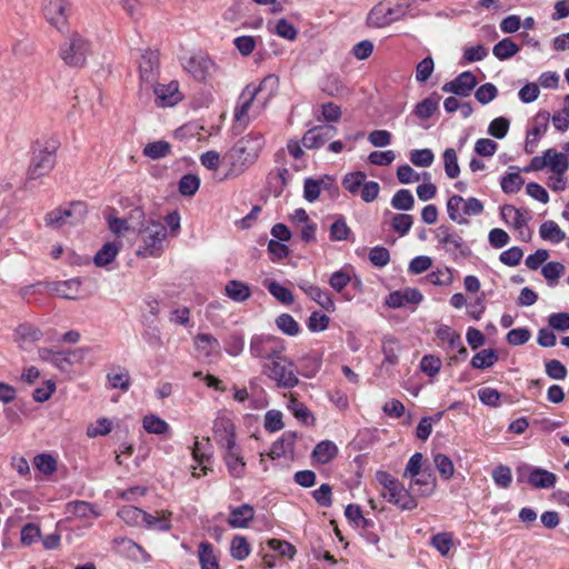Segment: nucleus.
<instances>
[{"mask_svg":"<svg viewBox=\"0 0 569 569\" xmlns=\"http://www.w3.org/2000/svg\"><path fill=\"white\" fill-rule=\"evenodd\" d=\"M264 146V138L259 132H250L236 142L224 154L230 166L228 174L238 176L252 166Z\"/></svg>","mask_w":569,"mask_h":569,"instance_id":"obj_1","label":"nucleus"},{"mask_svg":"<svg viewBox=\"0 0 569 569\" xmlns=\"http://www.w3.org/2000/svg\"><path fill=\"white\" fill-rule=\"evenodd\" d=\"M59 142L56 139L38 140L32 149L30 164L27 170V182L37 180L51 172L56 166V152Z\"/></svg>","mask_w":569,"mask_h":569,"instance_id":"obj_2","label":"nucleus"},{"mask_svg":"<svg viewBox=\"0 0 569 569\" xmlns=\"http://www.w3.org/2000/svg\"><path fill=\"white\" fill-rule=\"evenodd\" d=\"M416 0H385L375 6L368 17L371 26L382 28L402 19Z\"/></svg>","mask_w":569,"mask_h":569,"instance_id":"obj_3","label":"nucleus"},{"mask_svg":"<svg viewBox=\"0 0 569 569\" xmlns=\"http://www.w3.org/2000/svg\"><path fill=\"white\" fill-rule=\"evenodd\" d=\"M262 373L276 381L279 388L291 389L299 383L295 362L287 358L284 353L264 362Z\"/></svg>","mask_w":569,"mask_h":569,"instance_id":"obj_4","label":"nucleus"},{"mask_svg":"<svg viewBox=\"0 0 569 569\" xmlns=\"http://www.w3.org/2000/svg\"><path fill=\"white\" fill-rule=\"evenodd\" d=\"M90 52V42L78 32H72L59 48L60 59L70 68H82Z\"/></svg>","mask_w":569,"mask_h":569,"instance_id":"obj_5","label":"nucleus"},{"mask_svg":"<svg viewBox=\"0 0 569 569\" xmlns=\"http://www.w3.org/2000/svg\"><path fill=\"white\" fill-rule=\"evenodd\" d=\"M142 246L138 250V256L157 257L162 251V242L167 238V227L159 221H150L146 227L139 229Z\"/></svg>","mask_w":569,"mask_h":569,"instance_id":"obj_6","label":"nucleus"},{"mask_svg":"<svg viewBox=\"0 0 569 569\" xmlns=\"http://www.w3.org/2000/svg\"><path fill=\"white\" fill-rule=\"evenodd\" d=\"M286 352L283 339L272 335H256L250 340V353L252 357L270 361Z\"/></svg>","mask_w":569,"mask_h":569,"instance_id":"obj_7","label":"nucleus"},{"mask_svg":"<svg viewBox=\"0 0 569 569\" xmlns=\"http://www.w3.org/2000/svg\"><path fill=\"white\" fill-rule=\"evenodd\" d=\"M87 209L83 202H72L67 207L57 208L44 217L46 224L52 228H61L66 224H78L86 216Z\"/></svg>","mask_w":569,"mask_h":569,"instance_id":"obj_8","label":"nucleus"},{"mask_svg":"<svg viewBox=\"0 0 569 569\" xmlns=\"http://www.w3.org/2000/svg\"><path fill=\"white\" fill-rule=\"evenodd\" d=\"M436 239L455 258H458V256L468 257L471 253L462 237L449 226H439L436 231Z\"/></svg>","mask_w":569,"mask_h":569,"instance_id":"obj_9","label":"nucleus"},{"mask_svg":"<svg viewBox=\"0 0 569 569\" xmlns=\"http://www.w3.org/2000/svg\"><path fill=\"white\" fill-rule=\"evenodd\" d=\"M86 350L78 348L68 352L57 351L50 348L39 349V357L42 361L49 362L61 371H68L73 361H79L83 358Z\"/></svg>","mask_w":569,"mask_h":569,"instance_id":"obj_10","label":"nucleus"},{"mask_svg":"<svg viewBox=\"0 0 569 569\" xmlns=\"http://www.w3.org/2000/svg\"><path fill=\"white\" fill-rule=\"evenodd\" d=\"M68 0H43L42 12L46 20L57 30L63 31L68 26Z\"/></svg>","mask_w":569,"mask_h":569,"instance_id":"obj_11","label":"nucleus"},{"mask_svg":"<svg viewBox=\"0 0 569 569\" xmlns=\"http://www.w3.org/2000/svg\"><path fill=\"white\" fill-rule=\"evenodd\" d=\"M138 64L140 81L153 86L160 71L159 52L150 49L144 50L141 53Z\"/></svg>","mask_w":569,"mask_h":569,"instance_id":"obj_12","label":"nucleus"},{"mask_svg":"<svg viewBox=\"0 0 569 569\" xmlns=\"http://www.w3.org/2000/svg\"><path fill=\"white\" fill-rule=\"evenodd\" d=\"M213 439L223 449H232L236 443L234 425L232 420L226 416H219L213 421Z\"/></svg>","mask_w":569,"mask_h":569,"instance_id":"obj_13","label":"nucleus"},{"mask_svg":"<svg viewBox=\"0 0 569 569\" xmlns=\"http://www.w3.org/2000/svg\"><path fill=\"white\" fill-rule=\"evenodd\" d=\"M337 132V128L331 124L316 126L309 129L302 137V144L307 149H319L328 142Z\"/></svg>","mask_w":569,"mask_h":569,"instance_id":"obj_14","label":"nucleus"},{"mask_svg":"<svg viewBox=\"0 0 569 569\" xmlns=\"http://www.w3.org/2000/svg\"><path fill=\"white\" fill-rule=\"evenodd\" d=\"M476 86L477 79L473 73L465 71L453 80L446 82L441 89L443 92L453 93L459 97H469Z\"/></svg>","mask_w":569,"mask_h":569,"instance_id":"obj_15","label":"nucleus"},{"mask_svg":"<svg viewBox=\"0 0 569 569\" xmlns=\"http://www.w3.org/2000/svg\"><path fill=\"white\" fill-rule=\"evenodd\" d=\"M113 546L120 555L134 561L148 562L151 559L150 555L140 545L129 538L118 537L113 539Z\"/></svg>","mask_w":569,"mask_h":569,"instance_id":"obj_16","label":"nucleus"},{"mask_svg":"<svg viewBox=\"0 0 569 569\" xmlns=\"http://www.w3.org/2000/svg\"><path fill=\"white\" fill-rule=\"evenodd\" d=\"M153 92L157 98L159 107H173L182 100V94L179 91L178 81H170L168 84H156Z\"/></svg>","mask_w":569,"mask_h":569,"instance_id":"obj_17","label":"nucleus"},{"mask_svg":"<svg viewBox=\"0 0 569 569\" xmlns=\"http://www.w3.org/2000/svg\"><path fill=\"white\" fill-rule=\"evenodd\" d=\"M381 496L401 510H412L418 506L416 498L410 493V488L406 489L401 483L389 492H381Z\"/></svg>","mask_w":569,"mask_h":569,"instance_id":"obj_18","label":"nucleus"},{"mask_svg":"<svg viewBox=\"0 0 569 569\" xmlns=\"http://www.w3.org/2000/svg\"><path fill=\"white\" fill-rule=\"evenodd\" d=\"M183 67L196 80L204 81L213 68V62L204 56H192L184 62Z\"/></svg>","mask_w":569,"mask_h":569,"instance_id":"obj_19","label":"nucleus"},{"mask_svg":"<svg viewBox=\"0 0 569 569\" xmlns=\"http://www.w3.org/2000/svg\"><path fill=\"white\" fill-rule=\"evenodd\" d=\"M256 97L257 90H251V84H248L240 94V102L234 109V121L238 126L246 127L248 124V112Z\"/></svg>","mask_w":569,"mask_h":569,"instance_id":"obj_20","label":"nucleus"},{"mask_svg":"<svg viewBox=\"0 0 569 569\" xmlns=\"http://www.w3.org/2000/svg\"><path fill=\"white\" fill-rule=\"evenodd\" d=\"M422 300V293L415 288H408L403 291L391 292L386 300L390 308H400L407 303L418 305Z\"/></svg>","mask_w":569,"mask_h":569,"instance_id":"obj_21","label":"nucleus"},{"mask_svg":"<svg viewBox=\"0 0 569 569\" xmlns=\"http://www.w3.org/2000/svg\"><path fill=\"white\" fill-rule=\"evenodd\" d=\"M500 213L505 222L512 224L515 229H521L528 224V211L525 209H518L511 204H505L500 208Z\"/></svg>","mask_w":569,"mask_h":569,"instance_id":"obj_22","label":"nucleus"},{"mask_svg":"<svg viewBox=\"0 0 569 569\" xmlns=\"http://www.w3.org/2000/svg\"><path fill=\"white\" fill-rule=\"evenodd\" d=\"M254 517V509L249 503L232 508L228 517V523L232 528H244Z\"/></svg>","mask_w":569,"mask_h":569,"instance_id":"obj_23","label":"nucleus"},{"mask_svg":"<svg viewBox=\"0 0 569 569\" xmlns=\"http://www.w3.org/2000/svg\"><path fill=\"white\" fill-rule=\"evenodd\" d=\"M224 450V460L229 473L234 478H242L244 476L246 462L241 457L240 448L238 446H234L232 449Z\"/></svg>","mask_w":569,"mask_h":569,"instance_id":"obj_24","label":"nucleus"},{"mask_svg":"<svg viewBox=\"0 0 569 569\" xmlns=\"http://www.w3.org/2000/svg\"><path fill=\"white\" fill-rule=\"evenodd\" d=\"M197 351L204 358L217 356L220 350L219 341L210 333H198L194 337Z\"/></svg>","mask_w":569,"mask_h":569,"instance_id":"obj_25","label":"nucleus"},{"mask_svg":"<svg viewBox=\"0 0 569 569\" xmlns=\"http://www.w3.org/2000/svg\"><path fill=\"white\" fill-rule=\"evenodd\" d=\"M296 439V432L286 431L279 440L272 443L269 451V457L274 460L282 456H286L288 452H292Z\"/></svg>","mask_w":569,"mask_h":569,"instance_id":"obj_26","label":"nucleus"},{"mask_svg":"<svg viewBox=\"0 0 569 569\" xmlns=\"http://www.w3.org/2000/svg\"><path fill=\"white\" fill-rule=\"evenodd\" d=\"M547 167L555 174H565L569 168V159L565 152H558L555 149L545 151Z\"/></svg>","mask_w":569,"mask_h":569,"instance_id":"obj_27","label":"nucleus"},{"mask_svg":"<svg viewBox=\"0 0 569 569\" xmlns=\"http://www.w3.org/2000/svg\"><path fill=\"white\" fill-rule=\"evenodd\" d=\"M171 512L169 511H156L154 515L146 512L142 526L147 529L168 531L171 528L170 521Z\"/></svg>","mask_w":569,"mask_h":569,"instance_id":"obj_28","label":"nucleus"},{"mask_svg":"<svg viewBox=\"0 0 569 569\" xmlns=\"http://www.w3.org/2000/svg\"><path fill=\"white\" fill-rule=\"evenodd\" d=\"M527 480L533 488L548 489L555 486L557 477L546 469L533 468Z\"/></svg>","mask_w":569,"mask_h":569,"instance_id":"obj_29","label":"nucleus"},{"mask_svg":"<svg viewBox=\"0 0 569 569\" xmlns=\"http://www.w3.org/2000/svg\"><path fill=\"white\" fill-rule=\"evenodd\" d=\"M321 90L330 97H342L349 93L348 87L339 74H328L321 82Z\"/></svg>","mask_w":569,"mask_h":569,"instance_id":"obj_30","label":"nucleus"},{"mask_svg":"<svg viewBox=\"0 0 569 569\" xmlns=\"http://www.w3.org/2000/svg\"><path fill=\"white\" fill-rule=\"evenodd\" d=\"M226 296L234 302H243L251 296L250 287L239 280H230L224 287Z\"/></svg>","mask_w":569,"mask_h":569,"instance_id":"obj_31","label":"nucleus"},{"mask_svg":"<svg viewBox=\"0 0 569 569\" xmlns=\"http://www.w3.org/2000/svg\"><path fill=\"white\" fill-rule=\"evenodd\" d=\"M338 453L337 446L329 440L320 441L312 451V458L320 465L330 462Z\"/></svg>","mask_w":569,"mask_h":569,"instance_id":"obj_32","label":"nucleus"},{"mask_svg":"<svg viewBox=\"0 0 569 569\" xmlns=\"http://www.w3.org/2000/svg\"><path fill=\"white\" fill-rule=\"evenodd\" d=\"M107 380L112 389L127 391L130 387V373L123 367H114L107 373Z\"/></svg>","mask_w":569,"mask_h":569,"instance_id":"obj_33","label":"nucleus"},{"mask_svg":"<svg viewBox=\"0 0 569 569\" xmlns=\"http://www.w3.org/2000/svg\"><path fill=\"white\" fill-rule=\"evenodd\" d=\"M441 96L437 92L431 93L429 97L425 98L422 101L417 103L415 108V113L420 119L430 118L438 109Z\"/></svg>","mask_w":569,"mask_h":569,"instance_id":"obj_34","label":"nucleus"},{"mask_svg":"<svg viewBox=\"0 0 569 569\" xmlns=\"http://www.w3.org/2000/svg\"><path fill=\"white\" fill-rule=\"evenodd\" d=\"M435 488V478L431 473L421 471L410 483V490L420 496H429Z\"/></svg>","mask_w":569,"mask_h":569,"instance_id":"obj_35","label":"nucleus"},{"mask_svg":"<svg viewBox=\"0 0 569 569\" xmlns=\"http://www.w3.org/2000/svg\"><path fill=\"white\" fill-rule=\"evenodd\" d=\"M80 284L81 282L79 279H69L66 281L56 282L52 290L58 297L73 300L78 297Z\"/></svg>","mask_w":569,"mask_h":569,"instance_id":"obj_36","label":"nucleus"},{"mask_svg":"<svg viewBox=\"0 0 569 569\" xmlns=\"http://www.w3.org/2000/svg\"><path fill=\"white\" fill-rule=\"evenodd\" d=\"M198 557L201 569H219V563L213 552V547L210 542H200L198 549Z\"/></svg>","mask_w":569,"mask_h":569,"instance_id":"obj_37","label":"nucleus"},{"mask_svg":"<svg viewBox=\"0 0 569 569\" xmlns=\"http://www.w3.org/2000/svg\"><path fill=\"white\" fill-rule=\"evenodd\" d=\"M519 50L520 47L511 38H503L493 46L492 53L499 60H507L517 54Z\"/></svg>","mask_w":569,"mask_h":569,"instance_id":"obj_38","label":"nucleus"},{"mask_svg":"<svg viewBox=\"0 0 569 569\" xmlns=\"http://www.w3.org/2000/svg\"><path fill=\"white\" fill-rule=\"evenodd\" d=\"M540 237L543 240L552 243H559L566 239V233L561 228L552 220L545 221L539 228Z\"/></svg>","mask_w":569,"mask_h":569,"instance_id":"obj_39","label":"nucleus"},{"mask_svg":"<svg viewBox=\"0 0 569 569\" xmlns=\"http://www.w3.org/2000/svg\"><path fill=\"white\" fill-rule=\"evenodd\" d=\"M170 152L171 146L166 140H158L154 142L147 143L142 151L144 157L152 160L166 158L167 156L170 154Z\"/></svg>","mask_w":569,"mask_h":569,"instance_id":"obj_40","label":"nucleus"},{"mask_svg":"<svg viewBox=\"0 0 569 569\" xmlns=\"http://www.w3.org/2000/svg\"><path fill=\"white\" fill-rule=\"evenodd\" d=\"M287 407L291 413L302 423L312 425L315 422V417L312 416L311 411L307 408L306 405L298 401L293 395H290Z\"/></svg>","mask_w":569,"mask_h":569,"instance_id":"obj_41","label":"nucleus"},{"mask_svg":"<svg viewBox=\"0 0 569 569\" xmlns=\"http://www.w3.org/2000/svg\"><path fill=\"white\" fill-rule=\"evenodd\" d=\"M436 336L440 341L448 345L447 352L455 351L456 347H459V342L462 340L461 336L447 325L439 326L436 330Z\"/></svg>","mask_w":569,"mask_h":569,"instance_id":"obj_42","label":"nucleus"},{"mask_svg":"<svg viewBox=\"0 0 569 569\" xmlns=\"http://www.w3.org/2000/svg\"><path fill=\"white\" fill-rule=\"evenodd\" d=\"M465 199L461 196L453 194L447 201V212L450 220L459 223L467 224L469 221L462 216V203Z\"/></svg>","mask_w":569,"mask_h":569,"instance_id":"obj_43","label":"nucleus"},{"mask_svg":"<svg viewBox=\"0 0 569 569\" xmlns=\"http://www.w3.org/2000/svg\"><path fill=\"white\" fill-rule=\"evenodd\" d=\"M264 287L278 301L283 305H291L295 300L292 292L274 280H264Z\"/></svg>","mask_w":569,"mask_h":569,"instance_id":"obj_44","label":"nucleus"},{"mask_svg":"<svg viewBox=\"0 0 569 569\" xmlns=\"http://www.w3.org/2000/svg\"><path fill=\"white\" fill-rule=\"evenodd\" d=\"M118 516L130 526H142L146 511L134 506H124L118 511Z\"/></svg>","mask_w":569,"mask_h":569,"instance_id":"obj_45","label":"nucleus"},{"mask_svg":"<svg viewBox=\"0 0 569 569\" xmlns=\"http://www.w3.org/2000/svg\"><path fill=\"white\" fill-rule=\"evenodd\" d=\"M498 361V355L495 349H483L477 352L471 359V366L476 369H487Z\"/></svg>","mask_w":569,"mask_h":569,"instance_id":"obj_46","label":"nucleus"},{"mask_svg":"<svg viewBox=\"0 0 569 569\" xmlns=\"http://www.w3.org/2000/svg\"><path fill=\"white\" fill-rule=\"evenodd\" d=\"M550 113L548 111H539L532 120V128L528 131V138L533 137L538 140L543 136L549 127Z\"/></svg>","mask_w":569,"mask_h":569,"instance_id":"obj_47","label":"nucleus"},{"mask_svg":"<svg viewBox=\"0 0 569 569\" xmlns=\"http://www.w3.org/2000/svg\"><path fill=\"white\" fill-rule=\"evenodd\" d=\"M119 252V247L114 242H107L94 256V263L98 267H106L114 260Z\"/></svg>","mask_w":569,"mask_h":569,"instance_id":"obj_48","label":"nucleus"},{"mask_svg":"<svg viewBox=\"0 0 569 569\" xmlns=\"http://www.w3.org/2000/svg\"><path fill=\"white\" fill-rule=\"evenodd\" d=\"M391 206L396 210L408 211L413 208L415 198L409 190L400 189L393 194Z\"/></svg>","mask_w":569,"mask_h":569,"instance_id":"obj_49","label":"nucleus"},{"mask_svg":"<svg viewBox=\"0 0 569 569\" xmlns=\"http://www.w3.org/2000/svg\"><path fill=\"white\" fill-rule=\"evenodd\" d=\"M251 548L243 536H236L231 540L230 553L236 560H244L250 555Z\"/></svg>","mask_w":569,"mask_h":569,"instance_id":"obj_50","label":"nucleus"},{"mask_svg":"<svg viewBox=\"0 0 569 569\" xmlns=\"http://www.w3.org/2000/svg\"><path fill=\"white\" fill-rule=\"evenodd\" d=\"M443 164L446 174L450 179H455L460 173V167L458 164V157L456 150L452 148H448L443 152Z\"/></svg>","mask_w":569,"mask_h":569,"instance_id":"obj_51","label":"nucleus"},{"mask_svg":"<svg viewBox=\"0 0 569 569\" xmlns=\"http://www.w3.org/2000/svg\"><path fill=\"white\" fill-rule=\"evenodd\" d=\"M276 325L280 331L288 336H297L300 331L298 322L289 313H281L278 316Z\"/></svg>","mask_w":569,"mask_h":569,"instance_id":"obj_52","label":"nucleus"},{"mask_svg":"<svg viewBox=\"0 0 569 569\" xmlns=\"http://www.w3.org/2000/svg\"><path fill=\"white\" fill-rule=\"evenodd\" d=\"M143 428L148 433L163 435L168 431L169 425L161 418L149 415L143 418Z\"/></svg>","mask_w":569,"mask_h":569,"instance_id":"obj_53","label":"nucleus"},{"mask_svg":"<svg viewBox=\"0 0 569 569\" xmlns=\"http://www.w3.org/2000/svg\"><path fill=\"white\" fill-rule=\"evenodd\" d=\"M413 223V218L407 213H396L392 217L391 228L396 231L400 237L406 236L411 229Z\"/></svg>","mask_w":569,"mask_h":569,"instance_id":"obj_54","label":"nucleus"},{"mask_svg":"<svg viewBox=\"0 0 569 569\" xmlns=\"http://www.w3.org/2000/svg\"><path fill=\"white\" fill-rule=\"evenodd\" d=\"M433 462L441 478H443L445 480H449L453 476V462L448 456L443 453H437L433 457Z\"/></svg>","mask_w":569,"mask_h":569,"instance_id":"obj_55","label":"nucleus"},{"mask_svg":"<svg viewBox=\"0 0 569 569\" xmlns=\"http://www.w3.org/2000/svg\"><path fill=\"white\" fill-rule=\"evenodd\" d=\"M200 187V179L196 174H184L179 181V192L183 196H193Z\"/></svg>","mask_w":569,"mask_h":569,"instance_id":"obj_56","label":"nucleus"},{"mask_svg":"<svg viewBox=\"0 0 569 569\" xmlns=\"http://www.w3.org/2000/svg\"><path fill=\"white\" fill-rule=\"evenodd\" d=\"M330 239L332 241H343L347 240L351 233V229L346 223V220L342 217H339L335 220V222L330 226Z\"/></svg>","mask_w":569,"mask_h":569,"instance_id":"obj_57","label":"nucleus"},{"mask_svg":"<svg viewBox=\"0 0 569 569\" xmlns=\"http://www.w3.org/2000/svg\"><path fill=\"white\" fill-rule=\"evenodd\" d=\"M523 183L525 180L518 172H511L501 179V189L505 193H517Z\"/></svg>","mask_w":569,"mask_h":569,"instance_id":"obj_58","label":"nucleus"},{"mask_svg":"<svg viewBox=\"0 0 569 569\" xmlns=\"http://www.w3.org/2000/svg\"><path fill=\"white\" fill-rule=\"evenodd\" d=\"M34 467L44 475H52L57 469L56 459L48 453L37 455L33 459Z\"/></svg>","mask_w":569,"mask_h":569,"instance_id":"obj_59","label":"nucleus"},{"mask_svg":"<svg viewBox=\"0 0 569 569\" xmlns=\"http://www.w3.org/2000/svg\"><path fill=\"white\" fill-rule=\"evenodd\" d=\"M435 70V62L431 57H426L416 67V81L425 83L432 74Z\"/></svg>","mask_w":569,"mask_h":569,"instance_id":"obj_60","label":"nucleus"},{"mask_svg":"<svg viewBox=\"0 0 569 569\" xmlns=\"http://www.w3.org/2000/svg\"><path fill=\"white\" fill-rule=\"evenodd\" d=\"M325 186V181L322 179L316 180L312 178H308L305 180L303 186V196L306 200L309 202L316 201L321 192L322 187Z\"/></svg>","mask_w":569,"mask_h":569,"instance_id":"obj_61","label":"nucleus"},{"mask_svg":"<svg viewBox=\"0 0 569 569\" xmlns=\"http://www.w3.org/2000/svg\"><path fill=\"white\" fill-rule=\"evenodd\" d=\"M433 159L435 156L430 149H415L410 152V161L417 167H430Z\"/></svg>","mask_w":569,"mask_h":569,"instance_id":"obj_62","label":"nucleus"},{"mask_svg":"<svg viewBox=\"0 0 569 569\" xmlns=\"http://www.w3.org/2000/svg\"><path fill=\"white\" fill-rule=\"evenodd\" d=\"M492 479L498 487L503 489L509 488L512 482L510 468L503 465L496 467L492 471Z\"/></svg>","mask_w":569,"mask_h":569,"instance_id":"obj_63","label":"nucleus"},{"mask_svg":"<svg viewBox=\"0 0 569 569\" xmlns=\"http://www.w3.org/2000/svg\"><path fill=\"white\" fill-rule=\"evenodd\" d=\"M366 178L367 176L362 171L351 172L343 178L342 186L349 192L356 193L365 183Z\"/></svg>","mask_w":569,"mask_h":569,"instance_id":"obj_64","label":"nucleus"}]
</instances>
